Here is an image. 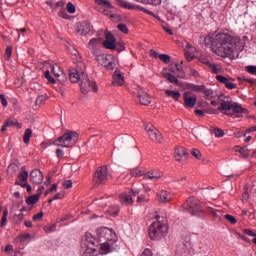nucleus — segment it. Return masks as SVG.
Returning <instances> with one entry per match:
<instances>
[{
    "instance_id": "nucleus-48",
    "label": "nucleus",
    "mask_w": 256,
    "mask_h": 256,
    "mask_svg": "<svg viewBox=\"0 0 256 256\" xmlns=\"http://www.w3.org/2000/svg\"><path fill=\"white\" fill-rule=\"evenodd\" d=\"M13 53V47L7 46L6 51H5V60L9 61L11 59V55Z\"/></svg>"
},
{
    "instance_id": "nucleus-30",
    "label": "nucleus",
    "mask_w": 256,
    "mask_h": 256,
    "mask_svg": "<svg viewBox=\"0 0 256 256\" xmlns=\"http://www.w3.org/2000/svg\"><path fill=\"white\" fill-rule=\"evenodd\" d=\"M163 77H165V79H167L170 83H174L175 85H177L179 83V80L177 79V77H175V75L167 72L163 74Z\"/></svg>"
},
{
    "instance_id": "nucleus-31",
    "label": "nucleus",
    "mask_w": 256,
    "mask_h": 256,
    "mask_svg": "<svg viewBox=\"0 0 256 256\" xmlns=\"http://www.w3.org/2000/svg\"><path fill=\"white\" fill-rule=\"evenodd\" d=\"M84 239L87 245H95V238L92 233L86 232L84 235Z\"/></svg>"
},
{
    "instance_id": "nucleus-11",
    "label": "nucleus",
    "mask_w": 256,
    "mask_h": 256,
    "mask_svg": "<svg viewBox=\"0 0 256 256\" xmlns=\"http://www.w3.org/2000/svg\"><path fill=\"white\" fill-rule=\"evenodd\" d=\"M30 181L35 185L43 183V172L39 169H34L30 172Z\"/></svg>"
},
{
    "instance_id": "nucleus-8",
    "label": "nucleus",
    "mask_w": 256,
    "mask_h": 256,
    "mask_svg": "<svg viewBox=\"0 0 256 256\" xmlns=\"http://www.w3.org/2000/svg\"><path fill=\"white\" fill-rule=\"evenodd\" d=\"M107 166H99L94 174L95 185H103L107 181Z\"/></svg>"
},
{
    "instance_id": "nucleus-27",
    "label": "nucleus",
    "mask_w": 256,
    "mask_h": 256,
    "mask_svg": "<svg viewBox=\"0 0 256 256\" xmlns=\"http://www.w3.org/2000/svg\"><path fill=\"white\" fill-rule=\"evenodd\" d=\"M40 197H41V194H35V195H32V196H29L26 199L27 205H35V203H37L39 201Z\"/></svg>"
},
{
    "instance_id": "nucleus-54",
    "label": "nucleus",
    "mask_w": 256,
    "mask_h": 256,
    "mask_svg": "<svg viewBox=\"0 0 256 256\" xmlns=\"http://www.w3.org/2000/svg\"><path fill=\"white\" fill-rule=\"evenodd\" d=\"M23 217H25V215H23V213H20L18 215L14 216V223L16 225H19V223H21V221H23Z\"/></svg>"
},
{
    "instance_id": "nucleus-60",
    "label": "nucleus",
    "mask_w": 256,
    "mask_h": 256,
    "mask_svg": "<svg viewBox=\"0 0 256 256\" xmlns=\"http://www.w3.org/2000/svg\"><path fill=\"white\" fill-rule=\"evenodd\" d=\"M43 215V212H39L38 214H35L32 219L33 221H41L43 219Z\"/></svg>"
},
{
    "instance_id": "nucleus-25",
    "label": "nucleus",
    "mask_w": 256,
    "mask_h": 256,
    "mask_svg": "<svg viewBox=\"0 0 256 256\" xmlns=\"http://www.w3.org/2000/svg\"><path fill=\"white\" fill-rule=\"evenodd\" d=\"M101 45L100 38H92L88 43V49H97Z\"/></svg>"
},
{
    "instance_id": "nucleus-22",
    "label": "nucleus",
    "mask_w": 256,
    "mask_h": 256,
    "mask_svg": "<svg viewBox=\"0 0 256 256\" xmlns=\"http://www.w3.org/2000/svg\"><path fill=\"white\" fill-rule=\"evenodd\" d=\"M109 59H113V56L102 54L101 56H98L96 61H97V63H99V65H102V67H105V65H107V62L109 61Z\"/></svg>"
},
{
    "instance_id": "nucleus-44",
    "label": "nucleus",
    "mask_w": 256,
    "mask_h": 256,
    "mask_svg": "<svg viewBox=\"0 0 256 256\" xmlns=\"http://www.w3.org/2000/svg\"><path fill=\"white\" fill-rule=\"evenodd\" d=\"M158 59H160V61H163V63H171V56H169L168 54H160L158 56Z\"/></svg>"
},
{
    "instance_id": "nucleus-4",
    "label": "nucleus",
    "mask_w": 256,
    "mask_h": 256,
    "mask_svg": "<svg viewBox=\"0 0 256 256\" xmlns=\"http://www.w3.org/2000/svg\"><path fill=\"white\" fill-rule=\"evenodd\" d=\"M77 139H79V134L75 131H68L65 132L62 136L58 137L54 142L53 145L56 147H75L77 143Z\"/></svg>"
},
{
    "instance_id": "nucleus-63",
    "label": "nucleus",
    "mask_w": 256,
    "mask_h": 256,
    "mask_svg": "<svg viewBox=\"0 0 256 256\" xmlns=\"http://www.w3.org/2000/svg\"><path fill=\"white\" fill-rule=\"evenodd\" d=\"M243 233H245V235H248L249 237H256V233L252 232L251 229H244Z\"/></svg>"
},
{
    "instance_id": "nucleus-56",
    "label": "nucleus",
    "mask_w": 256,
    "mask_h": 256,
    "mask_svg": "<svg viewBox=\"0 0 256 256\" xmlns=\"http://www.w3.org/2000/svg\"><path fill=\"white\" fill-rule=\"evenodd\" d=\"M247 73H250V75H256V66L250 65L246 67Z\"/></svg>"
},
{
    "instance_id": "nucleus-64",
    "label": "nucleus",
    "mask_w": 256,
    "mask_h": 256,
    "mask_svg": "<svg viewBox=\"0 0 256 256\" xmlns=\"http://www.w3.org/2000/svg\"><path fill=\"white\" fill-rule=\"evenodd\" d=\"M45 101V96H39L36 101L35 104L36 105H43V102Z\"/></svg>"
},
{
    "instance_id": "nucleus-45",
    "label": "nucleus",
    "mask_w": 256,
    "mask_h": 256,
    "mask_svg": "<svg viewBox=\"0 0 256 256\" xmlns=\"http://www.w3.org/2000/svg\"><path fill=\"white\" fill-rule=\"evenodd\" d=\"M224 219H226V221H229V223H231V225H236V223H237V218H235V216H233L231 214H226L224 216Z\"/></svg>"
},
{
    "instance_id": "nucleus-36",
    "label": "nucleus",
    "mask_w": 256,
    "mask_h": 256,
    "mask_svg": "<svg viewBox=\"0 0 256 256\" xmlns=\"http://www.w3.org/2000/svg\"><path fill=\"white\" fill-rule=\"evenodd\" d=\"M18 179L20 181H23V183H27V180L29 179V172L27 170H23L18 174Z\"/></svg>"
},
{
    "instance_id": "nucleus-33",
    "label": "nucleus",
    "mask_w": 256,
    "mask_h": 256,
    "mask_svg": "<svg viewBox=\"0 0 256 256\" xmlns=\"http://www.w3.org/2000/svg\"><path fill=\"white\" fill-rule=\"evenodd\" d=\"M131 175L132 177H143L144 176V179H145V171L139 169V168H134L132 171H131Z\"/></svg>"
},
{
    "instance_id": "nucleus-20",
    "label": "nucleus",
    "mask_w": 256,
    "mask_h": 256,
    "mask_svg": "<svg viewBox=\"0 0 256 256\" xmlns=\"http://www.w3.org/2000/svg\"><path fill=\"white\" fill-rule=\"evenodd\" d=\"M119 197L122 205H133V195L122 193Z\"/></svg>"
},
{
    "instance_id": "nucleus-24",
    "label": "nucleus",
    "mask_w": 256,
    "mask_h": 256,
    "mask_svg": "<svg viewBox=\"0 0 256 256\" xmlns=\"http://www.w3.org/2000/svg\"><path fill=\"white\" fill-rule=\"evenodd\" d=\"M96 233L99 239H105L106 235H109L110 232H109V228L102 227V228H98Z\"/></svg>"
},
{
    "instance_id": "nucleus-37",
    "label": "nucleus",
    "mask_w": 256,
    "mask_h": 256,
    "mask_svg": "<svg viewBox=\"0 0 256 256\" xmlns=\"http://www.w3.org/2000/svg\"><path fill=\"white\" fill-rule=\"evenodd\" d=\"M202 93H204V98L205 99H213L214 96V92L211 89H207V87L204 86V90L202 91Z\"/></svg>"
},
{
    "instance_id": "nucleus-43",
    "label": "nucleus",
    "mask_w": 256,
    "mask_h": 256,
    "mask_svg": "<svg viewBox=\"0 0 256 256\" xmlns=\"http://www.w3.org/2000/svg\"><path fill=\"white\" fill-rule=\"evenodd\" d=\"M232 111L237 114L245 113V108L241 107L239 104H233Z\"/></svg>"
},
{
    "instance_id": "nucleus-7",
    "label": "nucleus",
    "mask_w": 256,
    "mask_h": 256,
    "mask_svg": "<svg viewBox=\"0 0 256 256\" xmlns=\"http://www.w3.org/2000/svg\"><path fill=\"white\" fill-rule=\"evenodd\" d=\"M144 129L146 133H148L151 141H153L154 143H161V141H163V135L161 134V132H159L157 128L154 127L153 124H145Z\"/></svg>"
},
{
    "instance_id": "nucleus-51",
    "label": "nucleus",
    "mask_w": 256,
    "mask_h": 256,
    "mask_svg": "<svg viewBox=\"0 0 256 256\" xmlns=\"http://www.w3.org/2000/svg\"><path fill=\"white\" fill-rule=\"evenodd\" d=\"M5 123L8 127H15V125H19V121H17V119H8Z\"/></svg>"
},
{
    "instance_id": "nucleus-17",
    "label": "nucleus",
    "mask_w": 256,
    "mask_h": 256,
    "mask_svg": "<svg viewBox=\"0 0 256 256\" xmlns=\"http://www.w3.org/2000/svg\"><path fill=\"white\" fill-rule=\"evenodd\" d=\"M163 177V172L159 170H152L145 174V179H150L151 181H157Z\"/></svg>"
},
{
    "instance_id": "nucleus-59",
    "label": "nucleus",
    "mask_w": 256,
    "mask_h": 256,
    "mask_svg": "<svg viewBox=\"0 0 256 256\" xmlns=\"http://www.w3.org/2000/svg\"><path fill=\"white\" fill-rule=\"evenodd\" d=\"M62 185H63L64 189H71L73 187V181L66 180L63 182Z\"/></svg>"
},
{
    "instance_id": "nucleus-15",
    "label": "nucleus",
    "mask_w": 256,
    "mask_h": 256,
    "mask_svg": "<svg viewBox=\"0 0 256 256\" xmlns=\"http://www.w3.org/2000/svg\"><path fill=\"white\" fill-rule=\"evenodd\" d=\"M231 109H233V104H230L229 100L223 101L218 107V111H220V113L228 115L229 117H233V114L227 113V111H231Z\"/></svg>"
},
{
    "instance_id": "nucleus-21",
    "label": "nucleus",
    "mask_w": 256,
    "mask_h": 256,
    "mask_svg": "<svg viewBox=\"0 0 256 256\" xmlns=\"http://www.w3.org/2000/svg\"><path fill=\"white\" fill-rule=\"evenodd\" d=\"M211 135H214L217 138L225 137V131L219 127L212 126L210 128Z\"/></svg>"
},
{
    "instance_id": "nucleus-53",
    "label": "nucleus",
    "mask_w": 256,
    "mask_h": 256,
    "mask_svg": "<svg viewBox=\"0 0 256 256\" xmlns=\"http://www.w3.org/2000/svg\"><path fill=\"white\" fill-rule=\"evenodd\" d=\"M208 213H211L213 217H220L221 211H218L212 207H208Z\"/></svg>"
},
{
    "instance_id": "nucleus-55",
    "label": "nucleus",
    "mask_w": 256,
    "mask_h": 256,
    "mask_svg": "<svg viewBox=\"0 0 256 256\" xmlns=\"http://www.w3.org/2000/svg\"><path fill=\"white\" fill-rule=\"evenodd\" d=\"M96 249H93V248H87L84 253L82 254V256H95V253Z\"/></svg>"
},
{
    "instance_id": "nucleus-62",
    "label": "nucleus",
    "mask_w": 256,
    "mask_h": 256,
    "mask_svg": "<svg viewBox=\"0 0 256 256\" xmlns=\"http://www.w3.org/2000/svg\"><path fill=\"white\" fill-rule=\"evenodd\" d=\"M208 67L212 70V73H215V75H217V73H219V69L215 64L210 63V65Z\"/></svg>"
},
{
    "instance_id": "nucleus-6",
    "label": "nucleus",
    "mask_w": 256,
    "mask_h": 256,
    "mask_svg": "<svg viewBox=\"0 0 256 256\" xmlns=\"http://www.w3.org/2000/svg\"><path fill=\"white\" fill-rule=\"evenodd\" d=\"M83 74L85 73V64L83 62H78L75 68L70 70L69 79L71 83H79L83 79Z\"/></svg>"
},
{
    "instance_id": "nucleus-50",
    "label": "nucleus",
    "mask_w": 256,
    "mask_h": 256,
    "mask_svg": "<svg viewBox=\"0 0 256 256\" xmlns=\"http://www.w3.org/2000/svg\"><path fill=\"white\" fill-rule=\"evenodd\" d=\"M117 29H119V31H121V33H124L125 35L129 33V28H127V25L125 24H118Z\"/></svg>"
},
{
    "instance_id": "nucleus-13",
    "label": "nucleus",
    "mask_w": 256,
    "mask_h": 256,
    "mask_svg": "<svg viewBox=\"0 0 256 256\" xmlns=\"http://www.w3.org/2000/svg\"><path fill=\"white\" fill-rule=\"evenodd\" d=\"M103 45L105 49H111L112 51H114V49L117 48V46L115 45V36H113V34L111 33H107L106 40L103 41Z\"/></svg>"
},
{
    "instance_id": "nucleus-39",
    "label": "nucleus",
    "mask_w": 256,
    "mask_h": 256,
    "mask_svg": "<svg viewBox=\"0 0 256 256\" xmlns=\"http://www.w3.org/2000/svg\"><path fill=\"white\" fill-rule=\"evenodd\" d=\"M9 215V210L5 209L2 214V219L0 223V227H5L7 225V217Z\"/></svg>"
},
{
    "instance_id": "nucleus-29",
    "label": "nucleus",
    "mask_w": 256,
    "mask_h": 256,
    "mask_svg": "<svg viewBox=\"0 0 256 256\" xmlns=\"http://www.w3.org/2000/svg\"><path fill=\"white\" fill-rule=\"evenodd\" d=\"M33 135V130H31L30 128L26 129L24 132V143L25 145H29V142L31 141V136Z\"/></svg>"
},
{
    "instance_id": "nucleus-32",
    "label": "nucleus",
    "mask_w": 256,
    "mask_h": 256,
    "mask_svg": "<svg viewBox=\"0 0 256 256\" xmlns=\"http://www.w3.org/2000/svg\"><path fill=\"white\" fill-rule=\"evenodd\" d=\"M95 3H97V5H100L101 7L113 9V4H111V2H109L108 0H95Z\"/></svg>"
},
{
    "instance_id": "nucleus-23",
    "label": "nucleus",
    "mask_w": 256,
    "mask_h": 256,
    "mask_svg": "<svg viewBox=\"0 0 256 256\" xmlns=\"http://www.w3.org/2000/svg\"><path fill=\"white\" fill-rule=\"evenodd\" d=\"M165 95L167 97H170L174 101H178L179 99H181V93L179 91L165 90Z\"/></svg>"
},
{
    "instance_id": "nucleus-61",
    "label": "nucleus",
    "mask_w": 256,
    "mask_h": 256,
    "mask_svg": "<svg viewBox=\"0 0 256 256\" xmlns=\"http://www.w3.org/2000/svg\"><path fill=\"white\" fill-rule=\"evenodd\" d=\"M140 256H153V251H151L149 248H146Z\"/></svg>"
},
{
    "instance_id": "nucleus-49",
    "label": "nucleus",
    "mask_w": 256,
    "mask_h": 256,
    "mask_svg": "<svg viewBox=\"0 0 256 256\" xmlns=\"http://www.w3.org/2000/svg\"><path fill=\"white\" fill-rule=\"evenodd\" d=\"M66 9L68 11V13H70L71 15H73L75 13V11H77V9L75 8V6L73 5L72 2H68Z\"/></svg>"
},
{
    "instance_id": "nucleus-42",
    "label": "nucleus",
    "mask_w": 256,
    "mask_h": 256,
    "mask_svg": "<svg viewBox=\"0 0 256 256\" xmlns=\"http://www.w3.org/2000/svg\"><path fill=\"white\" fill-rule=\"evenodd\" d=\"M27 239H31V234L26 233V234H21L16 238V241H19L20 243H25Z\"/></svg>"
},
{
    "instance_id": "nucleus-10",
    "label": "nucleus",
    "mask_w": 256,
    "mask_h": 256,
    "mask_svg": "<svg viewBox=\"0 0 256 256\" xmlns=\"http://www.w3.org/2000/svg\"><path fill=\"white\" fill-rule=\"evenodd\" d=\"M116 2L120 7H123V9H129V10L138 9L139 11L146 13V15H152V16L155 15L151 10L145 9L143 8V6H135L133 4H129L125 2L124 0H116Z\"/></svg>"
},
{
    "instance_id": "nucleus-47",
    "label": "nucleus",
    "mask_w": 256,
    "mask_h": 256,
    "mask_svg": "<svg viewBox=\"0 0 256 256\" xmlns=\"http://www.w3.org/2000/svg\"><path fill=\"white\" fill-rule=\"evenodd\" d=\"M239 153L242 154V157L247 159V157H249L250 151H249V148H247V146H244V147L239 149Z\"/></svg>"
},
{
    "instance_id": "nucleus-26",
    "label": "nucleus",
    "mask_w": 256,
    "mask_h": 256,
    "mask_svg": "<svg viewBox=\"0 0 256 256\" xmlns=\"http://www.w3.org/2000/svg\"><path fill=\"white\" fill-rule=\"evenodd\" d=\"M108 234H106L105 238L106 241H110L111 243H117V234L113 232V230L109 229Z\"/></svg>"
},
{
    "instance_id": "nucleus-1",
    "label": "nucleus",
    "mask_w": 256,
    "mask_h": 256,
    "mask_svg": "<svg viewBox=\"0 0 256 256\" xmlns=\"http://www.w3.org/2000/svg\"><path fill=\"white\" fill-rule=\"evenodd\" d=\"M212 49L218 57L223 59H233L235 50L243 51L245 42L239 36H233L227 32H219L214 36L211 42Z\"/></svg>"
},
{
    "instance_id": "nucleus-19",
    "label": "nucleus",
    "mask_w": 256,
    "mask_h": 256,
    "mask_svg": "<svg viewBox=\"0 0 256 256\" xmlns=\"http://www.w3.org/2000/svg\"><path fill=\"white\" fill-rule=\"evenodd\" d=\"M77 31L80 33V35H87V33L91 31V24H89L87 21H82L79 23Z\"/></svg>"
},
{
    "instance_id": "nucleus-12",
    "label": "nucleus",
    "mask_w": 256,
    "mask_h": 256,
    "mask_svg": "<svg viewBox=\"0 0 256 256\" xmlns=\"http://www.w3.org/2000/svg\"><path fill=\"white\" fill-rule=\"evenodd\" d=\"M184 104H185V107H189L190 109H193V107L197 105V96H191V92H185Z\"/></svg>"
},
{
    "instance_id": "nucleus-5",
    "label": "nucleus",
    "mask_w": 256,
    "mask_h": 256,
    "mask_svg": "<svg viewBox=\"0 0 256 256\" xmlns=\"http://www.w3.org/2000/svg\"><path fill=\"white\" fill-rule=\"evenodd\" d=\"M80 89L83 95H87L91 91H93L94 93H97V91H99L97 83H95V81L89 80V76H87V73L82 74Z\"/></svg>"
},
{
    "instance_id": "nucleus-28",
    "label": "nucleus",
    "mask_w": 256,
    "mask_h": 256,
    "mask_svg": "<svg viewBox=\"0 0 256 256\" xmlns=\"http://www.w3.org/2000/svg\"><path fill=\"white\" fill-rule=\"evenodd\" d=\"M188 89H190V91H197L198 93H203V91H205V85L189 84Z\"/></svg>"
},
{
    "instance_id": "nucleus-46",
    "label": "nucleus",
    "mask_w": 256,
    "mask_h": 256,
    "mask_svg": "<svg viewBox=\"0 0 256 256\" xmlns=\"http://www.w3.org/2000/svg\"><path fill=\"white\" fill-rule=\"evenodd\" d=\"M174 65H175V69H176V71H178V77H181L182 79H183V77H185V72L183 71V67H181L180 65H179V63H174Z\"/></svg>"
},
{
    "instance_id": "nucleus-3",
    "label": "nucleus",
    "mask_w": 256,
    "mask_h": 256,
    "mask_svg": "<svg viewBox=\"0 0 256 256\" xmlns=\"http://www.w3.org/2000/svg\"><path fill=\"white\" fill-rule=\"evenodd\" d=\"M182 211L189 213L192 215V217H200L201 219H205V212L201 207V201L195 197H190L186 200V202L182 205Z\"/></svg>"
},
{
    "instance_id": "nucleus-52",
    "label": "nucleus",
    "mask_w": 256,
    "mask_h": 256,
    "mask_svg": "<svg viewBox=\"0 0 256 256\" xmlns=\"http://www.w3.org/2000/svg\"><path fill=\"white\" fill-rule=\"evenodd\" d=\"M144 5H161V0H144Z\"/></svg>"
},
{
    "instance_id": "nucleus-2",
    "label": "nucleus",
    "mask_w": 256,
    "mask_h": 256,
    "mask_svg": "<svg viewBox=\"0 0 256 256\" xmlns=\"http://www.w3.org/2000/svg\"><path fill=\"white\" fill-rule=\"evenodd\" d=\"M169 233V227L165 222V218L156 215V221H154L149 227V237L152 241H160L163 237H167Z\"/></svg>"
},
{
    "instance_id": "nucleus-40",
    "label": "nucleus",
    "mask_w": 256,
    "mask_h": 256,
    "mask_svg": "<svg viewBox=\"0 0 256 256\" xmlns=\"http://www.w3.org/2000/svg\"><path fill=\"white\" fill-rule=\"evenodd\" d=\"M216 79H217V81H219V83H222L223 85H225V87H227V85H229V83H230L229 78H227L223 75H217Z\"/></svg>"
},
{
    "instance_id": "nucleus-38",
    "label": "nucleus",
    "mask_w": 256,
    "mask_h": 256,
    "mask_svg": "<svg viewBox=\"0 0 256 256\" xmlns=\"http://www.w3.org/2000/svg\"><path fill=\"white\" fill-rule=\"evenodd\" d=\"M115 60L113 59H109L106 64L104 65L105 69H108V71H113L115 69Z\"/></svg>"
},
{
    "instance_id": "nucleus-18",
    "label": "nucleus",
    "mask_w": 256,
    "mask_h": 256,
    "mask_svg": "<svg viewBox=\"0 0 256 256\" xmlns=\"http://www.w3.org/2000/svg\"><path fill=\"white\" fill-rule=\"evenodd\" d=\"M157 199L159 203H169V201H171V193L162 190L157 193Z\"/></svg>"
},
{
    "instance_id": "nucleus-14",
    "label": "nucleus",
    "mask_w": 256,
    "mask_h": 256,
    "mask_svg": "<svg viewBox=\"0 0 256 256\" xmlns=\"http://www.w3.org/2000/svg\"><path fill=\"white\" fill-rule=\"evenodd\" d=\"M187 150L184 147H176L174 151V158L176 161H185L187 159Z\"/></svg>"
},
{
    "instance_id": "nucleus-35",
    "label": "nucleus",
    "mask_w": 256,
    "mask_h": 256,
    "mask_svg": "<svg viewBox=\"0 0 256 256\" xmlns=\"http://www.w3.org/2000/svg\"><path fill=\"white\" fill-rule=\"evenodd\" d=\"M51 69L55 77H62V79H67L65 75H63V71H60L59 66H52Z\"/></svg>"
},
{
    "instance_id": "nucleus-9",
    "label": "nucleus",
    "mask_w": 256,
    "mask_h": 256,
    "mask_svg": "<svg viewBox=\"0 0 256 256\" xmlns=\"http://www.w3.org/2000/svg\"><path fill=\"white\" fill-rule=\"evenodd\" d=\"M137 97V103H140V105H150L151 104V98H149V95H147V91L145 88L138 86V90L136 92Z\"/></svg>"
},
{
    "instance_id": "nucleus-57",
    "label": "nucleus",
    "mask_w": 256,
    "mask_h": 256,
    "mask_svg": "<svg viewBox=\"0 0 256 256\" xmlns=\"http://www.w3.org/2000/svg\"><path fill=\"white\" fill-rule=\"evenodd\" d=\"M90 51H91L92 55H94V57H96V59H98L102 55L99 48L90 49Z\"/></svg>"
},
{
    "instance_id": "nucleus-58",
    "label": "nucleus",
    "mask_w": 256,
    "mask_h": 256,
    "mask_svg": "<svg viewBox=\"0 0 256 256\" xmlns=\"http://www.w3.org/2000/svg\"><path fill=\"white\" fill-rule=\"evenodd\" d=\"M191 154L193 155V157H195L196 159H201V151H199V149H192Z\"/></svg>"
},
{
    "instance_id": "nucleus-34",
    "label": "nucleus",
    "mask_w": 256,
    "mask_h": 256,
    "mask_svg": "<svg viewBox=\"0 0 256 256\" xmlns=\"http://www.w3.org/2000/svg\"><path fill=\"white\" fill-rule=\"evenodd\" d=\"M101 251L107 255V253H111L113 249L111 248V244L109 242H104L101 244Z\"/></svg>"
},
{
    "instance_id": "nucleus-16",
    "label": "nucleus",
    "mask_w": 256,
    "mask_h": 256,
    "mask_svg": "<svg viewBox=\"0 0 256 256\" xmlns=\"http://www.w3.org/2000/svg\"><path fill=\"white\" fill-rule=\"evenodd\" d=\"M123 83H125V78L123 77V75L121 74V71L119 70H115L114 74H113V81L112 84L114 86L121 87V85H123Z\"/></svg>"
},
{
    "instance_id": "nucleus-41",
    "label": "nucleus",
    "mask_w": 256,
    "mask_h": 256,
    "mask_svg": "<svg viewBox=\"0 0 256 256\" xmlns=\"http://www.w3.org/2000/svg\"><path fill=\"white\" fill-rule=\"evenodd\" d=\"M44 77H45V79H47V81H48L49 83H52L53 85H55V83H57V81H55V78H53V77L51 76V72H50L49 70H46V71L44 72Z\"/></svg>"
}]
</instances>
